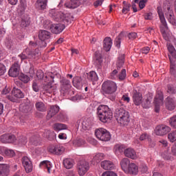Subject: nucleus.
<instances>
[{"instance_id":"4c0bfd02","label":"nucleus","mask_w":176,"mask_h":176,"mask_svg":"<svg viewBox=\"0 0 176 176\" xmlns=\"http://www.w3.org/2000/svg\"><path fill=\"white\" fill-rule=\"evenodd\" d=\"M40 167H43L44 168H47V173L50 174V171H52V164L50 161L45 160L43 161L40 163Z\"/></svg>"},{"instance_id":"603ef678","label":"nucleus","mask_w":176,"mask_h":176,"mask_svg":"<svg viewBox=\"0 0 176 176\" xmlns=\"http://www.w3.org/2000/svg\"><path fill=\"white\" fill-rule=\"evenodd\" d=\"M73 145L77 147L82 146V145H85V140L83 139L75 140L73 141Z\"/></svg>"},{"instance_id":"f03ea898","label":"nucleus","mask_w":176,"mask_h":176,"mask_svg":"<svg viewBox=\"0 0 176 176\" xmlns=\"http://www.w3.org/2000/svg\"><path fill=\"white\" fill-rule=\"evenodd\" d=\"M115 117L121 126H127L130 123V114L124 109H117L115 112Z\"/></svg>"},{"instance_id":"423d86ee","label":"nucleus","mask_w":176,"mask_h":176,"mask_svg":"<svg viewBox=\"0 0 176 176\" xmlns=\"http://www.w3.org/2000/svg\"><path fill=\"white\" fill-rule=\"evenodd\" d=\"M116 90H118V85L113 81L107 80L102 85L101 93L103 96L106 94H113Z\"/></svg>"},{"instance_id":"f257e3e1","label":"nucleus","mask_w":176,"mask_h":176,"mask_svg":"<svg viewBox=\"0 0 176 176\" xmlns=\"http://www.w3.org/2000/svg\"><path fill=\"white\" fill-rule=\"evenodd\" d=\"M97 115L99 120L102 123H111L113 118V113L109 107L100 104L97 108Z\"/></svg>"},{"instance_id":"37998d69","label":"nucleus","mask_w":176,"mask_h":176,"mask_svg":"<svg viewBox=\"0 0 176 176\" xmlns=\"http://www.w3.org/2000/svg\"><path fill=\"white\" fill-rule=\"evenodd\" d=\"M123 64H124V55H121L118 57V60L117 61V69L119 71L122 67H123Z\"/></svg>"},{"instance_id":"a19ab883","label":"nucleus","mask_w":176,"mask_h":176,"mask_svg":"<svg viewBox=\"0 0 176 176\" xmlns=\"http://www.w3.org/2000/svg\"><path fill=\"white\" fill-rule=\"evenodd\" d=\"M104 157H105V155L102 153H98L95 155V156L93 158V162H95L96 163H100L101 160H104Z\"/></svg>"},{"instance_id":"6e6d98bb","label":"nucleus","mask_w":176,"mask_h":176,"mask_svg":"<svg viewBox=\"0 0 176 176\" xmlns=\"http://www.w3.org/2000/svg\"><path fill=\"white\" fill-rule=\"evenodd\" d=\"M145 140H147L148 142H151L152 141V139L151 138V135L148 133H143L140 137V141H145Z\"/></svg>"},{"instance_id":"6ab92c4d","label":"nucleus","mask_w":176,"mask_h":176,"mask_svg":"<svg viewBox=\"0 0 176 176\" xmlns=\"http://www.w3.org/2000/svg\"><path fill=\"white\" fill-rule=\"evenodd\" d=\"M125 174H131L132 175H137L138 174V166L133 163L131 162L129 166H128L126 170H125Z\"/></svg>"},{"instance_id":"bf43d9fd","label":"nucleus","mask_w":176,"mask_h":176,"mask_svg":"<svg viewBox=\"0 0 176 176\" xmlns=\"http://www.w3.org/2000/svg\"><path fill=\"white\" fill-rule=\"evenodd\" d=\"M24 12H25V7H24V5H19L17 8V12L19 13V16H23V14H24Z\"/></svg>"},{"instance_id":"c85d7f7f","label":"nucleus","mask_w":176,"mask_h":176,"mask_svg":"<svg viewBox=\"0 0 176 176\" xmlns=\"http://www.w3.org/2000/svg\"><path fill=\"white\" fill-rule=\"evenodd\" d=\"M112 47V39L110 37H106L103 41V48L105 52H109Z\"/></svg>"},{"instance_id":"a18cd8bd","label":"nucleus","mask_w":176,"mask_h":176,"mask_svg":"<svg viewBox=\"0 0 176 176\" xmlns=\"http://www.w3.org/2000/svg\"><path fill=\"white\" fill-rule=\"evenodd\" d=\"M164 10L165 12V16L166 17H173L174 16V12L173 11V8L169 7V6H166V8H164Z\"/></svg>"},{"instance_id":"9d476101","label":"nucleus","mask_w":176,"mask_h":176,"mask_svg":"<svg viewBox=\"0 0 176 176\" xmlns=\"http://www.w3.org/2000/svg\"><path fill=\"white\" fill-rule=\"evenodd\" d=\"M154 104L155 112H156V113H159V112H160V105H163L164 104V97L163 96V92L161 91H158L157 92L154 98Z\"/></svg>"},{"instance_id":"0e129e2a","label":"nucleus","mask_w":176,"mask_h":176,"mask_svg":"<svg viewBox=\"0 0 176 176\" xmlns=\"http://www.w3.org/2000/svg\"><path fill=\"white\" fill-rule=\"evenodd\" d=\"M168 58L170 61V66L176 68V55L175 56H172L168 55Z\"/></svg>"},{"instance_id":"5701e85b","label":"nucleus","mask_w":176,"mask_h":176,"mask_svg":"<svg viewBox=\"0 0 176 176\" xmlns=\"http://www.w3.org/2000/svg\"><path fill=\"white\" fill-rule=\"evenodd\" d=\"M94 64L96 65V67H97V68H101V65L102 64V56L98 52H95V56L94 57Z\"/></svg>"},{"instance_id":"f8f14e48","label":"nucleus","mask_w":176,"mask_h":176,"mask_svg":"<svg viewBox=\"0 0 176 176\" xmlns=\"http://www.w3.org/2000/svg\"><path fill=\"white\" fill-rule=\"evenodd\" d=\"M0 141L2 144H12L16 142V136L10 133L3 134L0 136Z\"/></svg>"},{"instance_id":"4468645a","label":"nucleus","mask_w":176,"mask_h":176,"mask_svg":"<svg viewBox=\"0 0 176 176\" xmlns=\"http://www.w3.org/2000/svg\"><path fill=\"white\" fill-rule=\"evenodd\" d=\"M133 96L132 100L135 105H141L142 104V94H141L140 91L137 90L133 91Z\"/></svg>"},{"instance_id":"79ce46f5","label":"nucleus","mask_w":176,"mask_h":176,"mask_svg":"<svg viewBox=\"0 0 176 176\" xmlns=\"http://www.w3.org/2000/svg\"><path fill=\"white\" fill-rule=\"evenodd\" d=\"M30 23L31 21H30V17H23L21 21V27H22V28H25L30 25Z\"/></svg>"},{"instance_id":"c756f323","label":"nucleus","mask_w":176,"mask_h":176,"mask_svg":"<svg viewBox=\"0 0 176 176\" xmlns=\"http://www.w3.org/2000/svg\"><path fill=\"white\" fill-rule=\"evenodd\" d=\"M19 58L21 59V61L28 60V58H32V52L25 50L19 55Z\"/></svg>"},{"instance_id":"a878e982","label":"nucleus","mask_w":176,"mask_h":176,"mask_svg":"<svg viewBox=\"0 0 176 176\" xmlns=\"http://www.w3.org/2000/svg\"><path fill=\"white\" fill-rule=\"evenodd\" d=\"M100 166L104 170H113L115 165L109 160H104L101 162Z\"/></svg>"},{"instance_id":"f704fd0d","label":"nucleus","mask_w":176,"mask_h":176,"mask_svg":"<svg viewBox=\"0 0 176 176\" xmlns=\"http://www.w3.org/2000/svg\"><path fill=\"white\" fill-rule=\"evenodd\" d=\"M12 94L16 98H24V93L16 87H14L12 90Z\"/></svg>"},{"instance_id":"58836bf2","label":"nucleus","mask_w":176,"mask_h":176,"mask_svg":"<svg viewBox=\"0 0 176 176\" xmlns=\"http://www.w3.org/2000/svg\"><path fill=\"white\" fill-rule=\"evenodd\" d=\"M68 127L65 124L56 123L54 124V130L55 131H61V130H67Z\"/></svg>"},{"instance_id":"cd10ccee","label":"nucleus","mask_w":176,"mask_h":176,"mask_svg":"<svg viewBox=\"0 0 176 176\" xmlns=\"http://www.w3.org/2000/svg\"><path fill=\"white\" fill-rule=\"evenodd\" d=\"M32 110V105L28 103H23L19 106V111L23 113H28Z\"/></svg>"},{"instance_id":"393cba45","label":"nucleus","mask_w":176,"mask_h":176,"mask_svg":"<svg viewBox=\"0 0 176 176\" xmlns=\"http://www.w3.org/2000/svg\"><path fill=\"white\" fill-rule=\"evenodd\" d=\"M157 10L160 22L162 23V25H164V27L167 28V21H166V18L164 17V13L163 12V9L162 8V6L157 7Z\"/></svg>"},{"instance_id":"69168bd1","label":"nucleus","mask_w":176,"mask_h":176,"mask_svg":"<svg viewBox=\"0 0 176 176\" xmlns=\"http://www.w3.org/2000/svg\"><path fill=\"white\" fill-rule=\"evenodd\" d=\"M167 88H168V93H169V94H175L176 89L174 87V86L171 85H168Z\"/></svg>"},{"instance_id":"1a4fd4ad","label":"nucleus","mask_w":176,"mask_h":176,"mask_svg":"<svg viewBox=\"0 0 176 176\" xmlns=\"http://www.w3.org/2000/svg\"><path fill=\"white\" fill-rule=\"evenodd\" d=\"M76 168L78 175L83 176L85 174H86V173L89 171L90 168V164H89V162L86 160H81L77 163Z\"/></svg>"},{"instance_id":"473e14b6","label":"nucleus","mask_w":176,"mask_h":176,"mask_svg":"<svg viewBox=\"0 0 176 176\" xmlns=\"http://www.w3.org/2000/svg\"><path fill=\"white\" fill-rule=\"evenodd\" d=\"M70 3H67L65 4V6L66 8H68L69 9H76V8H78L79 5H80V0H70Z\"/></svg>"},{"instance_id":"b1692460","label":"nucleus","mask_w":176,"mask_h":176,"mask_svg":"<svg viewBox=\"0 0 176 176\" xmlns=\"http://www.w3.org/2000/svg\"><path fill=\"white\" fill-rule=\"evenodd\" d=\"M34 6L38 10H45L47 6V0H36Z\"/></svg>"},{"instance_id":"e433bc0d","label":"nucleus","mask_w":176,"mask_h":176,"mask_svg":"<svg viewBox=\"0 0 176 176\" xmlns=\"http://www.w3.org/2000/svg\"><path fill=\"white\" fill-rule=\"evenodd\" d=\"M63 163L65 168L69 169L74 167V160L72 159L66 158L63 160Z\"/></svg>"},{"instance_id":"8fccbe9b","label":"nucleus","mask_w":176,"mask_h":176,"mask_svg":"<svg viewBox=\"0 0 176 176\" xmlns=\"http://www.w3.org/2000/svg\"><path fill=\"white\" fill-rule=\"evenodd\" d=\"M139 170L142 174H146L148 173V166L144 163H142L139 166Z\"/></svg>"},{"instance_id":"09e8293b","label":"nucleus","mask_w":176,"mask_h":176,"mask_svg":"<svg viewBox=\"0 0 176 176\" xmlns=\"http://www.w3.org/2000/svg\"><path fill=\"white\" fill-rule=\"evenodd\" d=\"M122 38H123V33H120L117 38H116L115 39V45L116 46V47H118V49L120 48V43H121V41H122Z\"/></svg>"},{"instance_id":"c9c22d12","label":"nucleus","mask_w":176,"mask_h":176,"mask_svg":"<svg viewBox=\"0 0 176 176\" xmlns=\"http://www.w3.org/2000/svg\"><path fill=\"white\" fill-rule=\"evenodd\" d=\"M36 109L38 112H46L47 107H46V104L43 103V102H36L35 104Z\"/></svg>"},{"instance_id":"774afa93","label":"nucleus","mask_w":176,"mask_h":176,"mask_svg":"<svg viewBox=\"0 0 176 176\" xmlns=\"http://www.w3.org/2000/svg\"><path fill=\"white\" fill-rule=\"evenodd\" d=\"M101 176H118V174L113 171H107L103 173Z\"/></svg>"},{"instance_id":"2f4dec72","label":"nucleus","mask_w":176,"mask_h":176,"mask_svg":"<svg viewBox=\"0 0 176 176\" xmlns=\"http://www.w3.org/2000/svg\"><path fill=\"white\" fill-rule=\"evenodd\" d=\"M43 137L49 140V141H53L56 138V133L50 130H45L43 133Z\"/></svg>"},{"instance_id":"7c9ffc66","label":"nucleus","mask_w":176,"mask_h":176,"mask_svg":"<svg viewBox=\"0 0 176 176\" xmlns=\"http://www.w3.org/2000/svg\"><path fill=\"white\" fill-rule=\"evenodd\" d=\"M131 162H130V160L129 158H123L120 162V164L121 166L122 170H124V173L126 172L128 167L130 166Z\"/></svg>"},{"instance_id":"4d7b16f0","label":"nucleus","mask_w":176,"mask_h":176,"mask_svg":"<svg viewBox=\"0 0 176 176\" xmlns=\"http://www.w3.org/2000/svg\"><path fill=\"white\" fill-rule=\"evenodd\" d=\"M82 126L84 130H87V129H89L90 126H91V123H90V120H83V122H82Z\"/></svg>"},{"instance_id":"e2e57ef3","label":"nucleus","mask_w":176,"mask_h":176,"mask_svg":"<svg viewBox=\"0 0 176 176\" xmlns=\"http://www.w3.org/2000/svg\"><path fill=\"white\" fill-rule=\"evenodd\" d=\"M127 75L126 74V69H122L121 72L119 74V79L120 80H124L126 79V76Z\"/></svg>"},{"instance_id":"f3484780","label":"nucleus","mask_w":176,"mask_h":176,"mask_svg":"<svg viewBox=\"0 0 176 176\" xmlns=\"http://www.w3.org/2000/svg\"><path fill=\"white\" fill-rule=\"evenodd\" d=\"M165 105L168 111H174L176 107L175 98L168 97L165 100Z\"/></svg>"},{"instance_id":"72a5a7b5","label":"nucleus","mask_w":176,"mask_h":176,"mask_svg":"<svg viewBox=\"0 0 176 176\" xmlns=\"http://www.w3.org/2000/svg\"><path fill=\"white\" fill-rule=\"evenodd\" d=\"M73 85L74 87H76V89H81L82 84V77L80 76H76L73 78Z\"/></svg>"},{"instance_id":"680f3d73","label":"nucleus","mask_w":176,"mask_h":176,"mask_svg":"<svg viewBox=\"0 0 176 176\" xmlns=\"http://www.w3.org/2000/svg\"><path fill=\"white\" fill-rule=\"evenodd\" d=\"M142 107L146 109L149 108L151 107V100L147 98L144 101H142Z\"/></svg>"},{"instance_id":"5fc2aeb1","label":"nucleus","mask_w":176,"mask_h":176,"mask_svg":"<svg viewBox=\"0 0 176 176\" xmlns=\"http://www.w3.org/2000/svg\"><path fill=\"white\" fill-rule=\"evenodd\" d=\"M41 45H42L41 42L31 41L29 43V47H30L32 49H35V47H41Z\"/></svg>"},{"instance_id":"4be33fe9","label":"nucleus","mask_w":176,"mask_h":176,"mask_svg":"<svg viewBox=\"0 0 176 176\" xmlns=\"http://www.w3.org/2000/svg\"><path fill=\"white\" fill-rule=\"evenodd\" d=\"M59 111H60V107L58 106L57 105L51 106L50 109L48 111L47 115V120H50V119H52L53 116H54L55 115H57Z\"/></svg>"},{"instance_id":"3c124183","label":"nucleus","mask_w":176,"mask_h":176,"mask_svg":"<svg viewBox=\"0 0 176 176\" xmlns=\"http://www.w3.org/2000/svg\"><path fill=\"white\" fill-rule=\"evenodd\" d=\"M4 155L8 157H13L14 156H16V153L12 149H6L4 151Z\"/></svg>"},{"instance_id":"338daca9","label":"nucleus","mask_w":176,"mask_h":176,"mask_svg":"<svg viewBox=\"0 0 176 176\" xmlns=\"http://www.w3.org/2000/svg\"><path fill=\"white\" fill-rule=\"evenodd\" d=\"M166 19H167L168 23L172 24V25H176V19H175V17L174 16V15L172 16H167Z\"/></svg>"},{"instance_id":"412c9836","label":"nucleus","mask_w":176,"mask_h":176,"mask_svg":"<svg viewBox=\"0 0 176 176\" xmlns=\"http://www.w3.org/2000/svg\"><path fill=\"white\" fill-rule=\"evenodd\" d=\"M49 152L54 155H63V153H64V147L60 146H52L50 147Z\"/></svg>"},{"instance_id":"de8ad7c7","label":"nucleus","mask_w":176,"mask_h":176,"mask_svg":"<svg viewBox=\"0 0 176 176\" xmlns=\"http://www.w3.org/2000/svg\"><path fill=\"white\" fill-rule=\"evenodd\" d=\"M168 140L170 142H175L176 141V131H173L168 134Z\"/></svg>"},{"instance_id":"7ed1b4c3","label":"nucleus","mask_w":176,"mask_h":176,"mask_svg":"<svg viewBox=\"0 0 176 176\" xmlns=\"http://www.w3.org/2000/svg\"><path fill=\"white\" fill-rule=\"evenodd\" d=\"M115 117L121 126H127L130 123V114L124 109H117L115 112Z\"/></svg>"},{"instance_id":"13d9d810","label":"nucleus","mask_w":176,"mask_h":176,"mask_svg":"<svg viewBox=\"0 0 176 176\" xmlns=\"http://www.w3.org/2000/svg\"><path fill=\"white\" fill-rule=\"evenodd\" d=\"M169 124L173 129H176V115H174L169 119Z\"/></svg>"},{"instance_id":"ddd939ff","label":"nucleus","mask_w":176,"mask_h":176,"mask_svg":"<svg viewBox=\"0 0 176 176\" xmlns=\"http://www.w3.org/2000/svg\"><path fill=\"white\" fill-rule=\"evenodd\" d=\"M170 131L171 128L167 125H159L155 128V134L161 136L166 135Z\"/></svg>"},{"instance_id":"6e6552de","label":"nucleus","mask_w":176,"mask_h":176,"mask_svg":"<svg viewBox=\"0 0 176 176\" xmlns=\"http://www.w3.org/2000/svg\"><path fill=\"white\" fill-rule=\"evenodd\" d=\"M95 135L96 138L100 141L107 142L111 140V133L104 128L96 129Z\"/></svg>"},{"instance_id":"9b49d317","label":"nucleus","mask_w":176,"mask_h":176,"mask_svg":"<svg viewBox=\"0 0 176 176\" xmlns=\"http://www.w3.org/2000/svg\"><path fill=\"white\" fill-rule=\"evenodd\" d=\"M20 74V65L19 61L14 62L12 66L10 68L8 71L9 76L11 78H17V76Z\"/></svg>"},{"instance_id":"dca6fc26","label":"nucleus","mask_w":176,"mask_h":176,"mask_svg":"<svg viewBox=\"0 0 176 176\" xmlns=\"http://www.w3.org/2000/svg\"><path fill=\"white\" fill-rule=\"evenodd\" d=\"M22 164L25 170L26 173H31L32 171V162L30 160L28 157H23L22 158Z\"/></svg>"},{"instance_id":"20e7f679","label":"nucleus","mask_w":176,"mask_h":176,"mask_svg":"<svg viewBox=\"0 0 176 176\" xmlns=\"http://www.w3.org/2000/svg\"><path fill=\"white\" fill-rule=\"evenodd\" d=\"M49 13L50 17H52L55 21H58L59 23L63 21L65 24H68L72 21V19H71V17H69L68 14L58 12L55 9L50 10Z\"/></svg>"},{"instance_id":"39448f33","label":"nucleus","mask_w":176,"mask_h":176,"mask_svg":"<svg viewBox=\"0 0 176 176\" xmlns=\"http://www.w3.org/2000/svg\"><path fill=\"white\" fill-rule=\"evenodd\" d=\"M44 80L47 83L43 86V90H45V93L52 94V93H54L57 90L56 85H52V83L54 82V74L53 73H49L45 76Z\"/></svg>"},{"instance_id":"c03bdc74","label":"nucleus","mask_w":176,"mask_h":176,"mask_svg":"<svg viewBox=\"0 0 176 176\" xmlns=\"http://www.w3.org/2000/svg\"><path fill=\"white\" fill-rule=\"evenodd\" d=\"M19 80H21L23 83H28V82L31 80V78H30V76L23 73L19 75Z\"/></svg>"},{"instance_id":"0eeeda50","label":"nucleus","mask_w":176,"mask_h":176,"mask_svg":"<svg viewBox=\"0 0 176 176\" xmlns=\"http://www.w3.org/2000/svg\"><path fill=\"white\" fill-rule=\"evenodd\" d=\"M38 39L41 41L40 47H46L47 46V41L52 38V33L47 30H40L38 31Z\"/></svg>"},{"instance_id":"aec40b11","label":"nucleus","mask_w":176,"mask_h":176,"mask_svg":"<svg viewBox=\"0 0 176 176\" xmlns=\"http://www.w3.org/2000/svg\"><path fill=\"white\" fill-rule=\"evenodd\" d=\"M124 155L126 157H129L133 160H135V159L138 157V156H137V152L131 148H128L124 150Z\"/></svg>"},{"instance_id":"2eb2a0df","label":"nucleus","mask_w":176,"mask_h":176,"mask_svg":"<svg viewBox=\"0 0 176 176\" xmlns=\"http://www.w3.org/2000/svg\"><path fill=\"white\" fill-rule=\"evenodd\" d=\"M52 34H61L65 30V25L63 23L52 24L50 27Z\"/></svg>"},{"instance_id":"49530a36","label":"nucleus","mask_w":176,"mask_h":176,"mask_svg":"<svg viewBox=\"0 0 176 176\" xmlns=\"http://www.w3.org/2000/svg\"><path fill=\"white\" fill-rule=\"evenodd\" d=\"M114 149L116 152H118L119 153H124V151H126V146L123 144H116L114 147Z\"/></svg>"},{"instance_id":"a211bd4d","label":"nucleus","mask_w":176,"mask_h":176,"mask_svg":"<svg viewBox=\"0 0 176 176\" xmlns=\"http://www.w3.org/2000/svg\"><path fill=\"white\" fill-rule=\"evenodd\" d=\"M71 81L67 78H62L60 80V89L63 93H67L71 89Z\"/></svg>"},{"instance_id":"864d4df0","label":"nucleus","mask_w":176,"mask_h":176,"mask_svg":"<svg viewBox=\"0 0 176 176\" xmlns=\"http://www.w3.org/2000/svg\"><path fill=\"white\" fill-rule=\"evenodd\" d=\"M168 50L169 53L171 54L172 57H174L176 56V50H175V47H174V45L171 44L168 45Z\"/></svg>"},{"instance_id":"052dcab7","label":"nucleus","mask_w":176,"mask_h":176,"mask_svg":"<svg viewBox=\"0 0 176 176\" xmlns=\"http://www.w3.org/2000/svg\"><path fill=\"white\" fill-rule=\"evenodd\" d=\"M160 28L161 34H162V36L164 38H166V36L167 35L166 34V31H167V30H168V26H167V28H166V26L163 25V23H162V25L160 26Z\"/></svg>"},{"instance_id":"bb28decb","label":"nucleus","mask_w":176,"mask_h":176,"mask_svg":"<svg viewBox=\"0 0 176 176\" xmlns=\"http://www.w3.org/2000/svg\"><path fill=\"white\" fill-rule=\"evenodd\" d=\"M8 164H0V176H8L10 170Z\"/></svg>"},{"instance_id":"ea45409f","label":"nucleus","mask_w":176,"mask_h":176,"mask_svg":"<svg viewBox=\"0 0 176 176\" xmlns=\"http://www.w3.org/2000/svg\"><path fill=\"white\" fill-rule=\"evenodd\" d=\"M87 78L91 82H97V80H98L97 73H96L94 71L90 72L87 74Z\"/></svg>"}]
</instances>
